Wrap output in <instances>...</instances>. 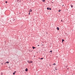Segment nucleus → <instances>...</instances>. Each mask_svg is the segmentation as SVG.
Listing matches in <instances>:
<instances>
[{"instance_id":"4468645a","label":"nucleus","mask_w":75,"mask_h":75,"mask_svg":"<svg viewBox=\"0 0 75 75\" xmlns=\"http://www.w3.org/2000/svg\"><path fill=\"white\" fill-rule=\"evenodd\" d=\"M42 1H45V0H42Z\"/></svg>"},{"instance_id":"aec40b11","label":"nucleus","mask_w":75,"mask_h":75,"mask_svg":"<svg viewBox=\"0 0 75 75\" xmlns=\"http://www.w3.org/2000/svg\"><path fill=\"white\" fill-rule=\"evenodd\" d=\"M71 7H72V8L73 7V6H71Z\"/></svg>"},{"instance_id":"9b49d317","label":"nucleus","mask_w":75,"mask_h":75,"mask_svg":"<svg viewBox=\"0 0 75 75\" xmlns=\"http://www.w3.org/2000/svg\"><path fill=\"white\" fill-rule=\"evenodd\" d=\"M13 75H15V72H14L13 73Z\"/></svg>"},{"instance_id":"f03ea898","label":"nucleus","mask_w":75,"mask_h":75,"mask_svg":"<svg viewBox=\"0 0 75 75\" xmlns=\"http://www.w3.org/2000/svg\"><path fill=\"white\" fill-rule=\"evenodd\" d=\"M21 0H17V2L18 3H20V1H21Z\"/></svg>"},{"instance_id":"1a4fd4ad","label":"nucleus","mask_w":75,"mask_h":75,"mask_svg":"<svg viewBox=\"0 0 75 75\" xmlns=\"http://www.w3.org/2000/svg\"><path fill=\"white\" fill-rule=\"evenodd\" d=\"M33 49H34V48H35V47H33Z\"/></svg>"},{"instance_id":"b1692460","label":"nucleus","mask_w":75,"mask_h":75,"mask_svg":"<svg viewBox=\"0 0 75 75\" xmlns=\"http://www.w3.org/2000/svg\"><path fill=\"white\" fill-rule=\"evenodd\" d=\"M62 21V20H61V21Z\"/></svg>"},{"instance_id":"0eeeda50","label":"nucleus","mask_w":75,"mask_h":75,"mask_svg":"<svg viewBox=\"0 0 75 75\" xmlns=\"http://www.w3.org/2000/svg\"><path fill=\"white\" fill-rule=\"evenodd\" d=\"M6 64H8L9 63V62H6Z\"/></svg>"},{"instance_id":"ddd939ff","label":"nucleus","mask_w":75,"mask_h":75,"mask_svg":"<svg viewBox=\"0 0 75 75\" xmlns=\"http://www.w3.org/2000/svg\"><path fill=\"white\" fill-rule=\"evenodd\" d=\"M40 59H43V58H40Z\"/></svg>"},{"instance_id":"2eb2a0df","label":"nucleus","mask_w":75,"mask_h":75,"mask_svg":"<svg viewBox=\"0 0 75 75\" xmlns=\"http://www.w3.org/2000/svg\"><path fill=\"white\" fill-rule=\"evenodd\" d=\"M55 69L56 70H57V68H55Z\"/></svg>"},{"instance_id":"412c9836","label":"nucleus","mask_w":75,"mask_h":75,"mask_svg":"<svg viewBox=\"0 0 75 75\" xmlns=\"http://www.w3.org/2000/svg\"><path fill=\"white\" fill-rule=\"evenodd\" d=\"M15 72H16V71H15Z\"/></svg>"},{"instance_id":"39448f33","label":"nucleus","mask_w":75,"mask_h":75,"mask_svg":"<svg viewBox=\"0 0 75 75\" xmlns=\"http://www.w3.org/2000/svg\"><path fill=\"white\" fill-rule=\"evenodd\" d=\"M25 71H28V69L27 68H26L25 69Z\"/></svg>"},{"instance_id":"a211bd4d","label":"nucleus","mask_w":75,"mask_h":75,"mask_svg":"<svg viewBox=\"0 0 75 75\" xmlns=\"http://www.w3.org/2000/svg\"><path fill=\"white\" fill-rule=\"evenodd\" d=\"M30 12H29V15H30Z\"/></svg>"},{"instance_id":"f257e3e1","label":"nucleus","mask_w":75,"mask_h":75,"mask_svg":"<svg viewBox=\"0 0 75 75\" xmlns=\"http://www.w3.org/2000/svg\"><path fill=\"white\" fill-rule=\"evenodd\" d=\"M28 63H32L33 62L31 61H28Z\"/></svg>"},{"instance_id":"5701e85b","label":"nucleus","mask_w":75,"mask_h":75,"mask_svg":"<svg viewBox=\"0 0 75 75\" xmlns=\"http://www.w3.org/2000/svg\"><path fill=\"white\" fill-rule=\"evenodd\" d=\"M62 6H64V5H62Z\"/></svg>"},{"instance_id":"6e6552de","label":"nucleus","mask_w":75,"mask_h":75,"mask_svg":"<svg viewBox=\"0 0 75 75\" xmlns=\"http://www.w3.org/2000/svg\"><path fill=\"white\" fill-rule=\"evenodd\" d=\"M57 30H58L59 29L58 27H57Z\"/></svg>"},{"instance_id":"393cba45","label":"nucleus","mask_w":75,"mask_h":75,"mask_svg":"<svg viewBox=\"0 0 75 75\" xmlns=\"http://www.w3.org/2000/svg\"><path fill=\"white\" fill-rule=\"evenodd\" d=\"M39 59H40V58H39Z\"/></svg>"},{"instance_id":"f8f14e48","label":"nucleus","mask_w":75,"mask_h":75,"mask_svg":"<svg viewBox=\"0 0 75 75\" xmlns=\"http://www.w3.org/2000/svg\"><path fill=\"white\" fill-rule=\"evenodd\" d=\"M56 65V64H55V63H54L53 64V65Z\"/></svg>"},{"instance_id":"dca6fc26","label":"nucleus","mask_w":75,"mask_h":75,"mask_svg":"<svg viewBox=\"0 0 75 75\" xmlns=\"http://www.w3.org/2000/svg\"><path fill=\"white\" fill-rule=\"evenodd\" d=\"M52 52V50L50 51V52Z\"/></svg>"},{"instance_id":"20e7f679","label":"nucleus","mask_w":75,"mask_h":75,"mask_svg":"<svg viewBox=\"0 0 75 75\" xmlns=\"http://www.w3.org/2000/svg\"><path fill=\"white\" fill-rule=\"evenodd\" d=\"M29 12H32V10H31V9L29 11Z\"/></svg>"},{"instance_id":"f3484780","label":"nucleus","mask_w":75,"mask_h":75,"mask_svg":"<svg viewBox=\"0 0 75 75\" xmlns=\"http://www.w3.org/2000/svg\"><path fill=\"white\" fill-rule=\"evenodd\" d=\"M5 3H7V1H6L5 2Z\"/></svg>"},{"instance_id":"7ed1b4c3","label":"nucleus","mask_w":75,"mask_h":75,"mask_svg":"<svg viewBox=\"0 0 75 75\" xmlns=\"http://www.w3.org/2000/svg\"><path fill=\"white\" fill-rule=\"evenodd\" d=\"M47 10H51V8H47Z\"/></svg>"},{"instance_id":"9d476101","label":"nucleus","mask_w":75,"mask_h":75,"mask_svg":"<svg viewBox=\"0 0 75 75\" xmlns=\"http://www.w3.org/2000/svg\"><path fill=\"white\" fill-rule=\"evenodd\" d=\"M61 11V10H59L58 11L59 12H60Z\"/></svg>"},{"instance_id":"4be33fe9","label":"nucleus","mask_w":75,"mask_h":75,"mask_svg":"<svg viewBox=\"0 0 75 75\" xmlns=\"http://www.w3.org/2000/svg\"><path fill=\"white\" fill-rule=\"evenodd\" d=\"M38 46H40V45H38Z\"/></svg>"},{"instance_id":"423d86ee","label":"nucleus","mask_w":75,"mask_h":75,"mask_svg":"<svg viewBox=\"0 0 75 75\" xmlns=\"http://www.w3.org/2000/svg\"><path fill=\"white\" fill-rule=\"evenodd\" d=\"M62 42H63V41H64V40L62 39Z\"/></svg>"},{"instance_id":"6ab92c4d","label":"nucleus","mask_w":75,"mask_h":75,"mask_svg":"<svg viewBox=\"0 0 75 75\" xmlns=\"http://www.w3.org/2000/svg\"><path fill=\"white\" fill-rule=\"evenodd\" d=\"M1 75H3V73H2V72L1 73Z\"/></svg>"}]
</instances>
